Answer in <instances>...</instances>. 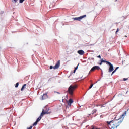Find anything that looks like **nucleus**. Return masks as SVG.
I'll return each mask as SVG.
<instances>
[{
    "label": "nucleus",
    "mask_w": 129,
    "mask_h": 129,
    "mask_svg": "<svg viewBox=\"0 0 129 129\" xmlns=\"http://www.w3.org/2000/svg\"><path fill=\"white\" fill-rule=\"evenodd\" d=\"M92 60H93L94 61V58H91Z\"/></svg>",
    "instance_id": "30"
},
{
    "label": "nucleus",
    "mask_w": 129,
    "mask_h": 129,
    "mask_svg": "<svg viewBox=\"0 0 129 129\" xmlns=\"http://www.w3.org/2000/svg\"><path fill=\"white\" fill-rule=\"evenodd\" d=\"M96 111H97V110H96V109H94V110L92 111V114H94V113H96Z\"/></svg>",
    "instance_id": "16"
},
{
    "label": "nucleus",
    "mask_w": 129,
    "mask_h": 129,
    "mask_svg": "<svg viewBox=\"0 0 129 129\" xmlns=\"http://www.w3.org/2000/svg\"><path fill=\"white\" fill-rule=\"evenodd\" d=\"M100 118H103V115H101L100 116Z\"/></svg>",
    "instance_id": "26"
},
{
    "label": "nucleus",
    "mask_w": 129,
    "mask_h": 129,
    "mask_svg": "<svg viewBox=\"0 0 129 129\" xmlns=\"http://www.w3.org/2000/svg\"><path fill=\"white\" fill-rule=\"evenodd\" d=\"M24 1H25V0H19V3H20V4H22V3H23V2H24Z\"/></svg>",
    "instance_id": "18"
},
{
    "label": "nucleus",
    "mask_w": 129,
    "mask_h": 129,
    "mask_svg": "<svg viewBox=\"0 0 129 129\" xmlns=\"http://www.w3.org/2000/svg\"><path fill=\"white\" fill-rule=\"evenodd\" d=\"M43 116H42V114H41L40 116L38 117V118H37V119L36 120L35 122H34L33 124V126H35L37 125V124L39 122V121H40V120L41 119H42V117H43Z\"/></svg>",
    "instance_id": "6"
},
{
    "label": "nucleus",
    "mask_w": 129,
    "mask_h": 129,
    "mask_svg": "<svg viewBox=\"0 0 129 129\" xmlns=\"http://www.w3.org/2000/svg\"><path fill=\"white\" fill-rule=\"evenodd\" d=\"M100 69V68L98 66H94L90 71L89 74H90V72H92L93 71H95V70H99Z\"/></svg>",
    "instance_id": "5"
},
{
    "label": "nucleus",
    "mask_w": 129,
    "mask_h": 129,
    "mask_svg": "<svg viewBox=\"0 0 129 129\" xmlns=\"http://www.w3.org/2000/svg\"><path fill=\"white\" fill-rule=\"evenodd\" d=\"M85 17H86V15L81 16L79 17L73 18V20H74V21H81V20H82L83 18H85Z\"/></svg>",
    "instance_id": "4"
},
{
    "label": "nucleus",
    "mask_w": 129,
    "mask_h": 129,
    "mask_svg": "<svg viewBox=\"0 0 129 129\" xmlns=\"http://www.w3.org/2000/svg\"><path fill=\"white\" fill-rule=\"evenodd\" d=\"M47 93L44 94L42 96V100H44L45 99H47L48 98V95H47Z\"/></svg>",
    "instance_id": "10"
},
{
    "label": "nucleus",
    "mask_w": 129,
    "mask_h": 129,
    "mask_svg": "<svg viewBox=\"0 0 129 129\" xmlns=\"http://www.w3.org/2000/svg\"><path fill=\"white\" fill-rule=\"evenodd\" d=\"M128 78H123V81H126V80H128Z\"/></svg>",
    "instance_id": "22"
},
{
    "label": "nucleus",
    "mask_w": 129,
    "mask_h": 129,
    "mask_svg": "<svg viewBox=\"0 0 129 129\" xmlns=\"http://www.w3.org/2000/svg\"><path fill=\"white\" fill-rule=\"evenodd\" d=\"M125 37H127V36H125Z\"/></svg>",
    "instance_id": "33"
},
{
    "label": "nucleus",
    "mask_w": 129,
    "mask_h": 129,
    "mask_svg": "<svg viewBox=\"0 0 129 129\" xmlns=\"http://www.w3.org/2000/svg\"><path fill=\"white\" fill-rule=\"evenodd\" d=\"M101 63H106V64H108V63H109V62H108L106 60H103V59H101Z\"/></svg>",
    "instance_id": "12"
},
{
    "label": "nucleus",
    "mask_w": 129,
    "mask_h": 129,
    "mask_svg": "<svg viewBox=\"0 0 129 129\" xmlns=\"http://www.w3.org/2000/svg\"><path fill=\"white\" fill-rule=\"evenodd\" d=\"M90 81H91V82H92V80H91Z\"/></svg>",
    "instance_id": "31"
},
{
    "label": "nucleus",
    "mask_w": 129,
    "mask_h": 129,
    "mask_svg": "<svg viewBox=\"0 0 129 129\" xmlns=\"http://www.w3.org/2000/svg\"><path fill=\"white\" fill-rule=\"evenodd\" d=\"M14 3H17V2H18V0H13Z\"/></svg>",
    "instance_id": "27"
},
{
    "label": "nucleus",
    "mask_w": 129,
    "mask_h": 129,
    "mask_svg": "<svg viewBox=\"0 0 129 129\" xmlns=\"http://www.w3.org/2000/svg\"><path fill=\"white\" fill-rule=\"evenodd\" d=\"M26 86H27V84H24L22 86L21 89V91H23L24 90V89H25V88H26Z\"/></svg>",
    "instance_id": "13"
},
{
    "label": "nucleus",
    "mask_w": 129,
    "mask_h": 129,
    "mask_svg": "<svg viewBox=\"0 0 129 129\" xmlns=\"http://www.w3.org/2000/svg\"><path fill=\"white\" fill-rule=\"evenodd\" d=\"M93 86V84H91L90 87H89V89H91Z\"/></svg>",
    "instance_id": "17"
},
{
    "label": "nucleus",
    "mask_w": 129,
    "mask_h": 129,
    "mask_svg": "<svg viewBox=\"0 0 129 129\" xmlns=\"http://www.w3.org/2000/svg\"><path fill=\"white\" fill-rule=\"evenodd\" d=\"M96 106H97V107H98V106H101L100 107H101V108H102V107H104V105H101V106H100V105H96Z\"/></svg>",
    "instance_id": "15"
},
{
    "label": "nucleus",
    "mask_w": 129,
    "mask_h": 129,
    "mask_svg": "<svg viewBox=\"0 0 129 129\" xmlns=\"http://www.w3.org/2000/svg\"><path fill=\"white\" fill-rule=\"evenodd\" d=\"M77 53L79 54V55H81V56H82V55H84V51L83 50H78Z\"/></svg>",
    "instance_id": "11"
},
{
    "label": "nucleus",
    "mask_w": 129,
    "mask_h": 129,
    "mask_svg": "<svg viewBox=\"0 0 129 129\" xmlns=\"http://www.w3.org/2000/svg\"><path fill=\"white\" fill-rule=\"evenodd\" d=\"M94 107H95V105H94Z\"/></svg>",
    "instance_id": "32"
},
{
    "label": "nucleus",
    "mask_w": 129,
    "mask_h": 129,
    "mask_svg": "<svg viewBox=\"0 0 129 129\" xmlns=\"http://www.w3.org/2000/svg\"><path fill=\"white\" fill-rule=\"evenodd\" d=\"M78 65H79V64H78V66L75 68V70H77V68H78Z\"/></svg>",
    "instance_id": "24"
},
{
    "label": "nucleus",
    "mask_w": 129,
    "mask_h": 129,
    "mask_svg": "<svg viewBox=\"0 0 129 129\" xmlns=\"http://www.w3.org/2000/svg\"><path fill=\"white\" fill-rule=\"evenodd\" d=\"M75 72H76V70H74V73H75Z\"/></svg>",
    "instance_id": "29"
},
{
    "label": "nucleus",
    "mask_w": 129,
    "mask_h": 129,
    "mask_svg": "<svg viewBox=\"0 0 129 129\" xmlns=\"http://www.w3.org/2000/svg\"><path fill=\"white\" fill-rule=\"evenodd\" d=\"M119 31V28H117V30L116 31V34H117V33H118V32Z\"/></svg>",
    "instance_id": "21"
},
{
    "label": "nucleus",
    "mask_w": 129,
    "mask_h": 129,
    "mask_svg": "<svg viewBox=\"0 0 129 129\" xmlns=\"http://www.w3.org/2000/svg\"><path fill=\"white\" fill-rule=\"evenodd\" d=\"M67 103L68 104V105H69V106H71V104L73 103V100L72 99H70L69 100V101L67 102Z\"/></svg>",
    "instance_id": "9"
},
{
    "label": "nucleus",
    "mask_w": 129,
    "mask_h": 129,
    "mask_svg": "<svg viewBox=\"0 0 129 129\" xmlns=\"http://www.w3.org/2000/svg\"><path fill=\"white\" fill-rule=\"evenodd\" d=\"M51 113V110L50 109H46L45 110H43L41 113V116H44L45 114H50Z\"/></svg>",
    "instance_id": "3"
},
{
    "label": "nucleus",
    "mask_w": 129,
    "mask_h": 129,
    "mask_svg": "<svg viewBox=\"0 0 129 129\" xmlns=\"http://www.w3.org/2000/svg\"><path fill=\"white\" fill-rule=\"evenodd\" d=\"M99 65H102V62H100V63H99Z\"/></svg>",
    "instance_id": "28"
},
{
    "label": "nucleus",
    "mask_w": 129,
    "mask_h": 129,
    "mask_svg": "<svg viewBox=\"0 0 129 129\" xmlns=\"http://www.w3.org/2000/svg\"><path fill=\"white\" fill-rule=\"evenodd\" d=\"M77 88V85H71L68 88V92L71 96H73V94L75 89Z\"/></svg>",
    "instance_id": "2"
},
{
    "label": "nucleus",
    "mask_w": 129,
    "mask_h": 129,
    "mask_svg": "<svg viewBox=\"0 0 129 129\" xmlns=\"http://www.w3.org/2000/svg\"><path fill=\"white\" fill-rule=\"evenodd\" d=\"M125 116H126V111L123 113L120 118L118 120L114 119L111 121H107V123L109 128H116V127L119 126L124 119Z\"/></svg>",
    "instance_id": "1"
},
{
    "label": "nucleus",
    "mask_w": 129,
    "mask_h": 129,
    "mask_svg": "<svg viewBox=\"0 0 129 129\" xmlns=\"http://www.w3.org/2000/svg\"><path fill=\"white\" fill-rule=\"evenodd\" d=\"M49 68H50V69H53V68H54V67H53L52 66H50Z\"/></svg>",
    "instance_id": "23"
},
{
    "label": "nucleus",
    "mask_w": 129,
    "mask_h": 129,
    "mask_svg": "<svg viewBox=\"0 0 129 129\" xmlns=\"http://www.w3.org/2000/svg\"><path fill=\"white\" fill-rule=\"evenodd\" d=\"M60 67V60H58L56 64L53 67V69H58Z\"/></svg>",
    "instance_id": "8"
},
{
    "label": "nucleus",
    "mask_w": 129,
    "mask_h": 129,
    "mask_svg": "<svg viewBox=\"0 0 129 129\" xmlns=\"http://www.w3.org/2000/svg\"><path fill=\"white\" fill-rule=\"evenodd\" d=\"M18 86H19V83H17L16 84V85H15V87H18Z\"/></svg>",
    "instance_id": "19"
},
{
    "label": "nucleus",
    "mask_w": 129,
    "mask_h": 129,
    "mask_svg": "<svg viewBox=\"0 0 129 129\" xmlns=\"http://www.w3.org/2000/svg\"><path fill=\"white\" fill-rule=\"evenodd\" d=\"M33 126H33V125H32V126H30L29 127H27V129H32V128H33Z\"/></svg>",
    "instance_id": "20"
},
{
    "label": "nucleus",
    "mask_w": 129,
    "mask_h": 129,
    "mask_svg": "<svg viewBox=\"0 0 129 129\" xmlns=\"http://www.w3.org/2000/svg\"><path fill=\"white\" fill-rule=\"evenodd\" d=\"M119 68V67H117L115 70L114 71L112 72L111 75H112L115 72H116V70H117Z\"/></svg>",
    "instance_id": "14"
},
{
    "label": "nucleus",
    "mask_w": 129,
    "mask_h": 129,
    "mask_svg": "<svg viewBox=\"0 0 129 129\" xmlns=\"http://www.w3.org/2000/svg\"><path fill=\"white\" fill-rule=\"evenodd\" d=\"M107 63H108L107 65H109L110 66L109 69V72H112V71H113L114 70L113 65H112L111 63H110V62Z\"/></svg>",
    "instance_id": "7"
},
{
    "label": "nucleus",
    "mask_w": 129,
    "mask_h": 129,
    "mask_svg": "<svg viewBox=\"0 0 129 129\" xmlns=\"http://www.w3.org/2000/svg\"><path fill=\"white\" fill-rule=\"evenodd\" d=\"M97 57V58H99L100 59H101V56L100 55H98Z\"/></svg>",
    "instance_id": "25"
}]
</instances>
